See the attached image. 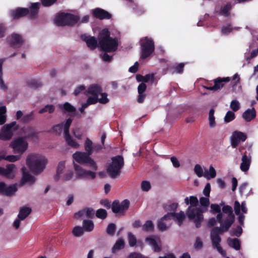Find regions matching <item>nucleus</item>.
Segmentation results:
<instances>
[{"label":"nucleus","instance_id":"nucleus-1","mask_svg":"<svg viewBox=\"0 0 258 258\" xmlns=\"http://www.w3.org/2000/svg\"><path fill=\"white\" fill-rule=\"evenodd\" d=\"M98 46L104 52H114L118 46L117 38L110 37V32L108 29L101 30L98 36Z\"/></svg>","mask_w":258,"mask_h":258},{"label":"nucleus","instance_id":"nucleus-2","mask_svg":"<svg viewBox=\"0 0 258 258\" xmlns=\"http://www.w3.org/2000/svg\"><path fill=\"white\" fill-rule=\"evenodd\" d=\"M190 206L188 207L186 214L189 220H194V222L197 228L200 227L201 223L203 220V211L197 206L199 204L198 198L195 196L189 197Z\"/></svg>","mask_w":258,"mask_h":258},{"label":"nucleus","instance_id":"nucleus-3","mask_svg":"<svg viewBox=\"0 0 258 258\" xmlns=\"http://www.w3.org/2000/svg\"><path fill=\"white\" fill-rule=\"evenodd\" d=\"M39 3L32 4L29 8L18 7L10 12V16L13 20H18L22 17L28 16L31 19H35L38 13Z\"/></svg>","mask_w":258,"mask_h":258},{"label":"nucleus","instance_id":"nucleus-4","mask_svg":"<svg viewBox=\"0 0 258 258\" xmlns=\"http://www.w3.org/2000/svg\"><path fill=\"white\" fill-rule=\"evenodd\" d=\"M72 121L73 119L71 118H69L64 123L61 122L53 125L52 130L53 132L59 135L63 128V137L67 144L73 148L78 149L80 145L73 140L70 135V127Z\"/></svg>","mask_w":258,"mask_h":258},{"label":"nucleus","instance_id":"nucleus-5","mask_svg":"<svg viewBox=\"0 0 258 258\" xmlns=\"http://www.w3.org/2000/svg\"><path fill=\"white\" fill-rule=\"evenodd\" d=\"M47 159L38 154H31L27 156L26 164L30 170L34 174L41 173L45 168Z\"/></svg>","mask_w":258,"mask_h":258},{"label":"nucleus","instance_id":"nucleus-6","mask_svg":"<svg viewBox=\"0 0 258 258\" xmlns=\"http://www.w3.org/2000/svg\"><path fill=\"white\" fill-rule=\"evenodd\" d=\"M124 166V160L122 156L117 155L111 158V163L107 167L106 171L109 176L112 178L119 175Z\"/></svg>","mask_w":258,"mask_h":258},{"label":"nucleus","instance_id":"nucleus-7","mask_svg":"<svg viewBox=\"0 0 258 258\" xmlns=\"http://www.w3.org/2000/svg\"><path fill=\"white\" fill-rule=\"evenodd\" d=\"M80 17L70 13H62L55 19V24L58 26H73L78 22Z\"/></svg>","mask_w":258,"mask_h":258},{"label":"nucleus","instance_id":"nucleus-8","mask_svg":"<svg viewBox=\"0 0 258 258\" xmlns=\"http://www.w3.org/2000/svg\"><path fill=\"white\" fill-rule=\"evenodd\" d=\"M90 156L91 155H89L86 152L77 151L73 155V157L76 162L86 164L93 170L96 171L98 169L97 165Z\"/></svg>","mask_w":258,"mask_h":258},{"label":"nucleus","instance_id":"nucleus-9","mask_svg":"<svg viewBox=\"0 0 258 258\" xmlns=\"http://www.w3.org/2000/svg\"><path fill=\"white\" fill-rule=\"evenodd\" d=\"M141 58L145 59L149 57L154 51V42L151 38L145 37L141 40Z\"/></svg>","mask_w":258,"mask_h":258},{"label":"nucleus","instance_id":"nucleus-10","mask_svg":"<svg viewBox=\"0 0 258 258\" xmlns=\"http://www.w3.org/2000/svg\"><path fill=\"white\" fill-rule=\"evenodd\" d=\"M10 147L13 149L14 153L22 154L27 150L28 143L24 138L20 137L14 139Z\"/></svg>","mask_w":258,"mask_h":258},{"label":"nucleus","instance_id":"nucleus-11","mask_svg":"<svg viewBox=\"0 0 258 258\" xmlns=\"http://www.w3.org/2000/svg\"><path fill=\"white\" fill-rule=\"evenodd\" d=\"M19 128V125L17 124L15 121L7 124L3 127L0 134V139L9 140L13 137L14 132L17 131Z\"/></svg>","mask_w":258,"mask_h":258},{"label":"nucleus","instance_id":"nucleus-12","mask_svg":"<svg viewBox=\"0 0 258 258\" xmlns=\"http://www.w3.org/2000/svg\"><path fill=\"white\" fill-rule=\"evenodd\" d=\"M222 230L218 227H214L211 232V238L213 247L216 248L220 253H222L223 249L220 244L221 238L219 235L222 234Z\"/></svg>","mask_w":258,"mask_h":258},{"label":"nucleus","instance_id":"nucleus-13","mask_svg":"<svg viewBox=\"0 0 258 258\" xmlns=\"http://www.w3.org/2000/svg\"><path fill=\"white\" fill-rule=\"evenodd\" d=\"M130 204V201L127 199L121 203L118 200H115L111 205L112 211L115 214L122 213L128 209Z\"/></svg>","mask_w":258,"mask_h":258},{"label":"nucleus","instance_id":"nucleus-14","mask_svg":"<svg viewBox=\"0 0 258 258\" xmlns=\"http://www.w3.org/2000/svg\"><path fill=\"white\" fill-rule=\"evenodd\" d=\"M7 41L10 46L16 48L22 45L24 42V39L21 35L13 33L7 37Z\"/></svg>","mask_w":258,"mask_h":258},{"label":"nucleus","instance_id":"nucleus-15","mask_svg":"<svg viewBox=\"0 0 258 258\" xmlns=\"http://www.w3.org/2000/svg\"><path fill=\"white\" fill-rule=\"evenodd\" d=\"M75 170L77 176L79 177L85 178H90L94 179L96 177V173L90 170H87L83 169L80 165L74 162Z\"/></svg>","mask_w":258,"mask_h":258},{"label":"nucleus","instance_id":"nucleus-16","mask_svg":"<svg viewBox=\"0 0 258 258\" xmlns=\"http://www.w3.org/2000/svg\"><path fill=\"white\" fill-rule=\"evenodd\" d=\"M247 139L245 133L240 131H235L231 137V144L233 148H236L241 142H244Z\"/></svg>","mask_w":258,"mask_h":258},{"label":"nucleus","instance_id":"nucleus-17","mask_svg":"<svg viewBox=\"0 0 258 258\" xmlns=\"http://www.w3.org/2000/svg\"><path fill=\"white\" fill-rule=\"evenodd\" d=\"M230 81L229 77H218L213 80L214 85L213 86H204V87L210 91H217L221 89L224 86V83L229 82Z\"/></svg>","mask_w":258,"mask_h":258},{"label":"nucleus","instance_id":"nucleus-18","mask_svg":"<svg viewBox=\"0 0 258 258\" xmlns=\"http://www.w3.org/2000/svg\"><path fill=\"white\" fill-rule=\"evenodd\" d=\"M92 14L94 18L100 20H109L112 18L111 14L99 8L93 9Z\"/></svg>","mask_w":258,"mask_h":258},{"label":"nucleus","instance_id":"nucleus-19","mask_svg":"<svg viewBox=\"0 0 258 258\" xmlns=\"http://www.w3.org/2000/svg\"><path fill=\"white\" fill-rule=\"evenodd\" d=\"M17 188L15 184L7 186L4 182H0V194L6 196H11L16 191Z\"/></svg>","mask_w":258,"mask_h":258},{"label":"nucleus","instance_id":"nucleus-20","mask_svg":"<svg viewBox=\"0 0 258 258\" xmlns=\"http://www.w3.org/2000/svg\"><path fill=\"white\" fill-rule=\"evenodd\" d=\"M22 132L25 135L23 137L26 139H32L33 138H38V132L35 130L32 126H29L23 127L21 129Z\"/></svg>","mask_w":258,"mask_h":258},{"label":"nucleus","instance_id":"nucleus-21","mask_svg":"<svg viewBox=\"0 0 258 258\" xmlns=\"http://www.w3.org/2000/svg\"><path fill=\"white\" fill-rule=\"evenodd\" d=\"M81 38L86 43L87 46L92 50L95 49L98 46L97 40L94 36L83 34L81 35Z\"/></svg>","mask_w":258,"mask_h":258},{"label":"nucleus","instance_id":"nucleus-22","mask_svg":"<svg viewBox=\"0 0 258 258\" xmlns=\"http://www.w3.org/2000/svg\"><path fill=\"white\" fill-rule=\"evenodd\" d=\"M22 170L23 174L21 180V184L23 185L25 183H28L31 185H33L35 182V177L26 171V169L25 167H23Z\"/></svg>","mask_w":258,"mask_h":258},{"label":"nucleus","instance_id":"nucleus-23","mask_svg":"<svg viewBox=\"0 0 258 258\" xmlns=\"http://www.w3.org/2000/svg\"><path fill=\"white\" fill-rule=\"evenodd\" d=\"M158 241L160 242L159 237H157V239L152 236H148L145 238V242L152 247L155 252H159L161 250V246L158 244Z\"/></svg>","mask_w":258,"mask_h":258},{"label":"nucleus","instance_id":"nucleus-24","mask_svg":"<svg viewBox=\"0 0 258 258\" xmlns=\"http://www.w3.org/2000/svg\"><path fill=\"white\" fill-rule=\"evenodd\" d=\"M232 4L231 2H228L225 5L220 7L219 11H216L215 13L228 17L230 15V12L232 9Z\"/></svg>","mask_w":258,"mask_h":258},{"label":"nucleus","instance_id":"nucleus-25","mask_svg":"<svg viewBox=\"0 0 258 258\" xmlns=\"http://www.w3.org/2000/svg\"><path fill=\"white\" fill-rule=\"evenodd\" d=\"M167 214L169 215L170 219H173L177 221L179 226H181L185 218V215L182 211H180L179 213L169 212Z\"/></svg>","mask_w":258,"mask_h":258},{"label":"nucleus","instance_id":"nucleus-26","mask_svg":"<svg viewBox=\"0 0 258 258\" xmlns=\"http://www.w3.org/2000/svg\"><path fill=\"white\" fill-rule=\"evenodd\" d=\"M235 216L231 215H228L226 219L221 223V227H219L222 230V232H226L228 230L229 228L231 226L234 222Z\"/></svg>","mask_w":258,"mask_h":258},{"label":"nucleus","instance_id":"nucleus-27","mask_svg":"<svg viewBox=\"0 0 258 258\" xmlns=\"http://www.w3.org/2000/svg\"><path fill=\"white\" fill-rule=\"evenodd\" d=\"M170 220L169 215L167 213L163 217L161 218L157 222V228L160 231H164L169 228L170 225H168L165 221Z\"/></svg>","mask_w":258,"mask_h":258},{"label":"nucleus","instance_id":"nucleus-28","mask_svg":"<svg viewBox=\"0 0 258 258\" xmlns=\"http://www.w3.org/2000/svg\"><path fill=\"white\" fill-rule=\"evenodd\" d=\"M184 67V63L182 62L178 64L169 66L167 68V70L171 74H174L175 73L181 74L183 72Z\"/></svg>","mask_w":258,"mask_h":258},{"label":"nucleus","instance_id":"nucleus-29","mask_svg":"<svg viewBox=\"0 0 258 258\" xmlns=\"http://www.w3.org/2000/svg\"><path fill=\"white\" fill-rule=\"evenodd\" d=\"M242 162L240 164V169L243 171L246 172L248 170L250 163V158L248 157L246 154H244L242 157Z\"/></svg>","mask_w":258,"mask_h":258},{"label":"nucleus","instance_id":"nucleus-30","mask_svg":"<svg viewBox=\"0 0 258 258\" xmlns=\"http://www.w3.org/2000/svg\"><path fill=\"white\" fill-rule=\"evenodd\" d=\"M256 116V111L254 108L248 109L244 112L242 117L246 121H250Z\"/></svg>","mask_w":258,"mask_h":258},{"label":"nucleus","instance_id":"nucleus-31","mask_svg":"<svg viewBox=\"0 0 258 258\" xmlns=\"http://www.w3.org/2000/svg\"><path fill=\"white\" fill-rule=\"evenodd\" d=\"M136 78V80L138 82L145 83L148 82L150 80H151L152 82H153L154 80V75L153 74H149L146 75L145 76H143L141 74H137Z\"/></svg>","mask_w":258,"mask_h":258},{"label":"nucleus","instance_id":"nucleus-32","mask_svg":"<svg viewBox=\"0 0 258 258\" xmlns=\"http://www.w3.org/2000/svg\"><path fill=\"white\" fill-rule=\"evenodd\" d=\"M101 91L102 88L99 85L92 84L89 87L87 92L93 96H98Z\"/></svg>","mask_w":258,"mask_h":258},{"label":"nucleus","instance_id":"nucleus-33","mask_svg":"<svg viewBox=\"0 0 258 258\" xmlns=\"http://www.w3.org/2000/svg\"><path fill=\"white\" fill-rule=\"evenodd\" d=\"M31 209L29 207L21 208L18 215V218L21 220H24L31 213Z\"/></svg>","mask_w":258,"mask_h":258},{"label":"nucleus","instance_id":"nucleus-34","mask_svg":"<svg viewBox=\"0 0 258 258\" xmlns=\"http://www.w3.org/2000/svg\"><path fill=\"white\" fill-rule=\"evenodd\" d=\"M60 108L64 110V112L72 113V116L76 115V109L69 102H65L62 107L60 106Z\"/></svg>","mask_w":258,"mask_h":258},{"label":"nucleus","instance_id":"nucleus-35","mask_svg":"<svg viewBox=\"0 0 258 258\" xmlns=\"http://www.w3.org/2000/svg\"><path fill=\"white\" fill-rule=\"evenodd\" d=\"M125 246V242L122 238H119L115 243L112 247V252L115 253L117 251L124 248Z\"/></svg>","mask_w":258,"mask_h":258},{"label":"nucleus","instance_id":"nucleus-36","mask_svg":"<svg viewBox=\"0 0 258 258\" xmlns=\"http://www.w3.org/2000/svg\"><path fill=\"white\" fill-rule=\"evenodd\" d=\"M82 228L85 231L91 232L94 229V223L90 220H84L83 222Z\"/></svg>","mask_w":258,"mask_h":258},{"label":"nucleus","instance_id":"nucleus-37","mask_svg":"<svg viewBox=\"0 0 258 258\" xmlns=\"http://www.w3.org/2000/svg\"><path fill=\"white\" fill-rule=\"evenodd\" d=\"M228 243L229 245L236 250H238L240 248V241L237 238H228Z\"/></svg>","mask_w":258,"mask_h":258},{"label":"nucleus","instance_id":"nucleus-38","mask_svg":"<svg viewBox=\"0 0 258 258\" xmlns=\"http://www.w3.org/2000/svg\"><path fill=\"white\" fill-rule=\"evenodd\" d=\"M35 119V113L34 111H32L29 113L25 114L24 115L23 117L21 118V122L23 123H29Z\"/></svg>","mask_w":258,"mask_h":258},{"label":"nucleus","instance_id":"nucleus-39","mask_svg":"<svg viewBox=\"0 0 258 258\" xmlns=\"http://www.w3.org/2000/svg\"><path fill=\"white\" fill-rule=\"evenodd\" d=\"M64 168L65 162L63 161L59 162L57 167L56 173L54 177L55 180L57 181L59 179L60 174L62 173Z\"/></svg>","mask_w":258,"mask_h":258},{"label":"nucleus","instance_id":"nucleus-40","mask_svg":"<svg viewBox=\"0 0 258 258\" xmlns=\"http://www.w3.org/2000/svg\"><path fill=\"white\" fill-rule=\"evenodd\" d=\"M216 176V172L214 168L212 166H210L209 170H205L204 172V176L207 179L213 178Z\"/></svg>","mask_w":258,"mask_h":258},{"label":"nucleus","instance_id":"nucleus-41","mask_svg":"<svg viewBox=\"0 0 258 258\" xmlns=\"http://www.w3.org/2000/svg\"><path fill=\"white\" fill-rule=\"evenodd\" d=\"M93 143L92 141L90 140L89 138H87L84 144V148L86 151L85 152L89 154V155H91L93 153Z\"/></svg>","mask_w":258,"mask_h":258},{"label":"nucleus","instance_id":"nucleus-42","mask_svg":"<svg viewBox=\"0 0 258 258\" xmlns=\"http://www.w3.org/2000/svg\"><path fill=\"white\" fill-rule=\"evenodd\" d=\"M142 230L145 232H152L154 230V225L151 220H147L142 226Z\"/></svg>","mask_w":258,"mask_h":258},{"label":"nucleus","instance_id":"nucleus-43","mask_svg":"<svg viewBox=\"0 0 258 258\" xmlns=\"http://www.w3.org/2000/svg\"><path fill=\"white\" fill-rule=\"evenodd\" d=\"M215 110L211 108L209 113V121L210 127H214L216 126L215 117L214 116Z\"/></svg>","mask_w":258,"mask_h":258},{"label":"nucleus","instance_id":"nucleus-44","mask_svg":"<svg viewBox=\"0 0 258 258\" xmlns=\"http://www.w3.org/2000/svg\"><path fill=\"white\" fill-rule=\"evenodd\" d=\"M5 60V59L1 58L0 59V88L3 90H6L7 89V86L5 84V83L2 79V76H3V69H2V66L4 63V61Z\"/></svg>","mask_w":258,"mask_h":258},{"label":"nucleus","instance_id":"nucleus-45","mask_svg":"<svg viewBox=\"0 0 258 258\" xmlns=\"http://www.w3.org/2000/svg\"><path fill=\"white\" fill-rule=\"evenodd\" d=\"M55 107L52 104H48L45 105L43 108L39 110V113L42 114L45 112H48L49 113H52L54 111Z\"/></svg>","mask_w":258,"mask_h":258},{"label":"nucleus","instance_id":"nucleus-46","mask_svg":"<svg viewBox=\"0 0 258 258\" xmlns=\"http://www.w3.org/2000/svg\"><path fill=\"white\" fill-rule=\"evenodd\" d=\"M116 227L115 224L110 223L108 225L106 232L107 234L110 236H113L114 235Z\"/></svg>","mask_w":258,"mask_h":258},{"label":"nucleus","instance_id":"nucleus-47","mask_svg":"<svg viewBox=\"0 0 258 258\" xmlns=\"http://www.w3.org/2000/svg\"><path fill=\"white\" fill-rule=\"evenodd\" d=\"M84 231L82 227L77 226L73 228L72 233L76 237H80L83 234Z\"/></svg>","mask_w":258,"mask_h":258},{"label":"nucleus","instance_id":"nucleus-48","mask_svg":"<svg viewBox=\"0 0 258 258\" xmlns=\"http://www.w3.org/2000/svg\"><path fill=\"white\" fill-rule=\"evenodd\" d=\"M28 85L31 88L35 89L39 88L42 86V84L40 81L35 79L28 81Z\"/></svg>","mask_w":258,"mask_h":258},{"label":"nucleus","instance_id":"nucleus-49","mask_svg":"<svg viewBox=\"0 0 258 258\" xmlns=\"http://www.w3.org/2000/svg\"><path fill=\"white\" fill-rule=\"evenodd\" d=\"M96 216L101 219H105L107 216L106 211L103 209H99L96 211Z\"/></svg>","mask_w":258,"mask_h":258},{"label":"nucleus","instance_id":"nucleus-50","mask_svg":"<svg viewBox=\"0 0 258 258\" xmlns=\"http://www.w3.org/2000/svg\"><path fill=\"white\" fill-rule=\"evenodd\" d=\"M235 118V113L231 111H228L225 117H224V121L226 123H228L229 122H231V121L233 120Z\"/></svg>","mask_w":258,"mask_h":258},{"label":"nucleus","instance_id":"nucleus-51","mask_svg":"<svg viewBox=\"0 0 258 258\" xmlns=\"http://www.w3.org/2000/svg\"><path fill=\"white\" fill-rule=\"evenodd\" d=\"M128 244L130 246L133 247L136 245L137 243V238L131 232L128 233Z\"/></svg>","mask_w":258,"mask_h":258},{"label":"nucleus","instance_id":"nucleus-52","mask_svg":"<svg viewBox=\"0 0 258 258\" xmlns=\"http://www.w3.org/2000/svg\"><path fill=\"white\" fill-rule=\"evenodd\" d=\"M4 159L6 160L11 162H14L18 160L20 158V156L13 155L6 156L4 155Z\"/></svg>","mask_w":258,"mask_h":258},{"label":"nucleus","instance_id":"nucleus-53","mask_svg":"<svg viewBox=\"0 0 258 258\" xmlns=\"http://www.w3.org/2000/svg\"><path fill=\"white\" fill-rule=\"evenodd\" d=\"M151 186L149 181L144 180L141 183V189L144 191H148L151 189Z\"/></svg>","mask_w":258,"mask_h":258},{"label":"nucleus","instance_id":"nucleus-54","mask_svg":"<svg viewBox=\"0 0 258 258\" xmlns=\"http://www.w3.org/2000/svg\"><path fill=\"white\" fill-rule=\"evenodd\" d=\"M194 171L198 177L204 176L203 170L200 165L196 164L194 168Z\"/></svg>","mask_w":258,"mask_h":258},{"label":"nucleus","instance_id":"nucleus-55","mask_svg":"<svg viewBox=\"0 0 258 258\" xmlns=\"http://www.w3.org/2000/svg\"><path fill=\"white\" fill-rule=\"evenodd\" d=\"M230 107L233 111H237L240 108V104L236 100H233L230 103Z\"/></svg>","mask_w":258,"mask_h":258},{"label":"nucleus","instance_id":"nucleus-56","mask_svg":"<svg viewBox=\"0 0 258 258\" xmlns=\"http://www.w3.org/2000/svg\"><path fill=\"white\" fill-rule=\"evenodd\" d=\"M101 97L98 98V102L101 104H106L109 102V99L107 98V94L106 93H102L100 94Z\"/></svg>","mask_w":258,"mask_h":258},{"label":"nucleus","instance_id":"nucleus-57","mask_svg":"<svg viewBox=\"0 0 258 258\" xmlns=\"http://www.w3.org/2000/svg\"><path fill=\"white\" fill-rule=\"evenodd\" d=\"M73 171H68L63 175L62 180L64 181L70 180L73 178Z\"/></svg>","mask_w":258,"mask_h":258},{"label":"nucleus","instance_id":"nucleus-58","mask_svg":"<svg viewBox=\"0 0 258 258\" xmlns=\"http://www.w3.org/2000/svg\"><path fill=\"white\" fill-rule=\"evenodd\" d=\"M200 202L201 206L208 207L210 205V201L208 198L201 197L200 199Z\"/></svg>","mask_w":258,"mask_h":258},{"label":"nucleus","instance_id":"nucleus-59","mask_svg":"<svg viewBox=\"0 0 258 258\" xmlns=\"http://www.w3.org/2000/svg\"><path fill=\"white\" fill-rule=\"evenodd\" d=\"M222 211L224 213L228 214V215L234 216V215L233 213L232 208L230 206H224L222 208Z\"/></svg>","mask_w":258,"mask_h":258},{"label":"nucleus","instance_id":"nucleus-60","mask_svg":"<svg viewBox=\"0 0 258 258\" xmlns=\"http://www.w3.org/2000/svg\"><path fill=\"white\" fill-rule=\"evenodd\" d=\"M233 30L232 27L231 25H228L226 26H223L222 28L221 32L224 35H228Z\"/></svg>","mask_w":258,"mask_h":258},{"label":"nucleus","instance_id":"nucleus-61","mask_svg":"<svg viewBox=\"0 0 258 258\" xmlns=\"http://www.w3.org/2000/svg\"><path fill=\"white\" fill-rule=\"evenodd\" d=\"M211 212L213 214L218 213L221 212V208L218 204H212L211 205Z\"/></svg>","mask_w":258,"mask_h":258},{"label":"nucleus","instance_id":"nucleus-62","mask_svg":"<svg viewBox=\"0 0 258 258\" xmlns=\"http://www.w3.org/2000/svg\"><path fill=\"white\" fill-rule=\"evenodd\" d=\"M86 216L89 218H93L94 216V210L92 208H85Z\"/></svg>","mask_w":258,"mask_h":258},{"label":"nucleus","instance_id":"nucleus-63","mask_svg":"<svg viewBox=\"0 0 258 258\" xmlns=\"http://www.w3.org/2000/svg\"><path fill=\"white\" fill-rule=\"evenodd\" d=\"M178 207L177 203H172L165 207L166 210L172 211L175 212Z\"/></svg>","mask_w":258,"mask_h":258},{"label":"nucleus","instance_id":"nucleus-64","mask_svg":"<svg viewBox=\"0 0 258 258\" xmlns=\"http://www.w3.org/2000/svg\"><path fill=\"white\" fill-rule=\"evenodd\" d=\"M107 52H105L104 53L100 55L102 59L106 62H110L112 59V56L109 55L107 53Z\"/></svg>","mask_w":258,"mask_h":258}]
</instances>
